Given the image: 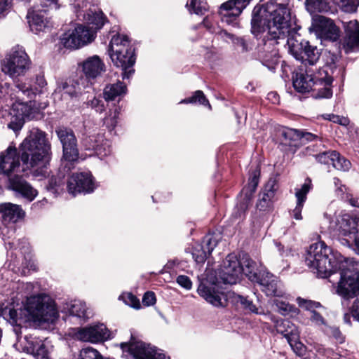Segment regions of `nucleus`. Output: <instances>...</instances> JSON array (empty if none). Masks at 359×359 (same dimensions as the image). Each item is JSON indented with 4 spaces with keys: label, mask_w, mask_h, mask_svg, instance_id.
I'll use <instances>...</instances> for the list:
<instances>
[{
    "label": "nucleus",
    "mask_w": 359,
    "mask_h": 359,
    "mask_svg": "<svg viewBox=\"0 0 359 359\" xmlns=\"http://www.w3.org/2000/svg\"><path fill=\"white\" fill-rule=\"evenodd\" d=\"M18 155L14 146H9L0 154V172L8 178V189L32 201L38 191L22 175L27 169L32 175L41 180L49 175L51 158L50 144L46 135L33 128L19 147Z\"/></svg>",
    "instance_id": "1"
},
{
    "label": "nucleus",
    "mask_w": 359,
    "mask_h": 359,
    "mask_svg": "<svg viewBox=\"0 0 359 359\" xmlns=\"http://www.w3.org/2000/svg\"><path fill=\"white\" fill-rule=\"evenodd\" d=\"M0 316L15 326L14 331L18 335L20 327L28 322L45 328L54 323L59 317L55 302L44 294L27 298L24 307L15 309L13 304L0 306Z\"/></svg>",
    "instance_id": "2"
},
{
    "label": "nucleus",
    "mask_w": 359,
    "mask_h": 359,
    "mask_svg": "<svg viewBox=\"0 0 359 359\" xmlns=\"http://www.w3.org/2000/svg\"><path fill=\"white\" fill-rule=\"evenodd\" d=\"M337 269L330 273L329 281L337 283V292L345 299L354 298L359 294V272L352 258L344 257L341 253L334 254Z\"/></svg>",
    "instance_id": "3"
},
{
    "label": "nucleus",
    "mask_w": 359,
    "mask_h": 359,
    "mask_svg": "<svg viewBox=\"0 0 359 359\" xmlns=\"http://www.w3.org/2000/svg\"><path fill=\"white\" fill-rule=\"evenodd\" d=\"M339 253L333 251L324 241H318L311 244L305 253V263L320 278H327L330 273L337 269L334 254Z\"/></svg>",
    "instance_id": "4"
},
{
    "label": "nucleus",
    "mask_w": 359,
    "mask_h": 359,
    "mask_svg": "<svg viewBox=\"0 0 359 359\" xmlns=\"http://www.w3.org/2000/svg\"><path fill=\"white\" fill-rule=\"evenodd\" d=\"M109 53L114 65L121 69L123 79H129L134 73L135 49L127 36L117 34L110 41Z\"/></svg>",
    "instance_id": "5"
},
{
    "label": "nucleus",
    "mask_w": 359,
    "mask_h": 359,
    "mask_svg": "<svg viewBox=\"0 0 359 359\" xmlns=\"http://www.w3.org/2000/svg\"><path fill=\"white\" fill-rule=\"evenodd\" d=\"M266 8L270 15V35L272 39H288L297 34L294 32L295 22L291 17L287 5L278 4L275 7L267 5Z\"/></svg>",
    "instance_id": "6"
},
{
    "label": "nucleus",
    "mask_w": 359,
    "mask_h": 359,
    "mask_svg": "<svg viewBox=\"0 0 359 359\" xmlns=\"http://www.w3.org/2000/svg\"><path fill=\"white\" fill-rule=\"evenodd\" d=\"M30 66L29 56L19 46L13 48L1 62L2 71L13 79L25 75Z\"/></svg>",
    "instance_id": "7"
},
{
    "label": "nucleus",
    "mask_w": 359,
    "mask_h": 359,
    "mask_svg": "<svg viewBox=\"0 0 359 359\" xmlns=\"http://www.w3.org/2000/svg\"><path fill=\"white\" fill-rule=\"evenodd\" d=\"M289 51L293 57L302 62H307L309 65H315L321 55L320 50L315 46H311L307 41L300 40V35L294 36L287 39Z\"/></svg>",
    "instance_id": "8"
},
{
    "label": "nucleus",
    "mask_w": 359,
    "mask_h": 359,
    "mask_svg": "<svg viewBox=\"0 0 359 359\" xmlns=\"http://www.w3.org/2000/svg\"><path fill=\"white\" fill-rule=\"evenodd\" d=\"M55 132L62 145V164L64 165L62 169L64 172H69L73 168V163L77 161L79 157L77 140L73 130L70 128L60 127Z\"/></svg>",
    "instance_id": "9"
},
{
    "label": "nucleus",
    "mask_w": 359,
    "mask_h": 359,
    "mask_svg": "<svg viewBox=\"0 0 359 359\" xmlns=\"http://www.w3.org/2000/svg\"><path fill=\"white\" fill-rule=\"evenodd\" d=\"M95 34V29L79 24L63 35L62 42L67 48L77 49L93 41Z\"/></svg>",
    "instance_id": "10"
},
{
    "label": "nucleus",
    "mask_w": 359,
    "mask_h": 359,
    "mask_svg": "<svg viewBox=\"0 0 359 359\" xmlns=\"http://www.w3.org/2000/svg\"><path fill=\"white\" fill-rule=\"evenodd\" d=\"M242 275V267L240 266L238 259L234 255H228L223 262L218 276L224 284H236Z\"/></svg>",
    "instance_id": "11"
},
{
    "label": "nucleus",
    "mask_w": 359,
    "mask_h": 359,
    "mask_svg": "<svg viewBox=\"0 0 359 359\" xmlns=\"http://www.w3.org/2000/svg\"><path fill=\"white\" fill-rule=\"evenodd\" d=\"M95 188L92 175L88 172L73 174L67 180V189L73 196L79 193H90Z\"/></svg>",
    "instance_id": "12"
},
{
    "label": "nucleus",
    "mask_w": 359,
    "mask_h": 359,
    "mask_svg": "<svg viewBox=\"0 0 359 359\" xmlns=\"http://www.w3.org/2000/svg\"><path fill=\"white\" fill-rule=\"evenodd\" d=\"M27 344L23 350L34 356L35 359H50V353L53 349L51 341L48 338L25 337Z\"/></svg>",
    "instance_id": "13"
},
{
    "label": "nucleus",
    "mask_w": 359,
    "mask_h": 359,
    "mask_svg": "<svg viewBox=\"0 0 359 359\" xmlns=\"http://www.w3.org/2000/svg\"><path fill=\"white\" fill-rule=\"evenodd\" d=\"M312 28L317 36L322 39L336 41L339 36V29L333 21L323 15L313 18Z\"/></svg>",
    "instance_id": "14"
},
{
    "label": "nucleus",
    "mask_w": 359,
    "mask_h": 359,
    "mask_svg": "<svg viewBox=\"0 0 359 359\" xmlns=\"http://www.w3.org/2000/svg\"><path fill=\"white\" fill-rule=\"evenodd\" d=\"M217 283L201 282L198 287L197 292L198 294L205 299L206 302L211 304L214 306H225L226 298L222 292L218 291L216 288Z\"/></svg>",
    "instance_id": "15"
},
{
    "label": "nucleus",
    "mask_w": 359,
    "mask_h": 359,
    "mask_svg": "<svg viewBox=\"0 0 359 359\" xmlns=\"http://www.w3.org/2000/svg\"><path fill=\"white\" fill-rule=\"evenodd\" d=\"M11 97L17 102L15 104H27L36 95L39 94L40 90L27 83L25 81L19 80L15 81L12 89Z\"/></svg>",
    "instance_id": "16"
},
{
    "label": "nucleus",
    "mask_w": 359,
    "mask_h": 359,
    "mask_svg": "<svg viewBox=\"0 0 359 359\" xmlns=\"http://www.w3.org/2000/svg\"><path fill=\"white\" fill-rule=\"evenodd\" d=\"M281 135L284 144L294 148H298L308 142L318 139L317 135L311 133L288 128L282 130Z\"/></svg>",
    "instance_id": "17"
},
{
    "label": "nucleus",
    "mask_w": 359,
    "mask_h": 359,
    "mask_svg": "<svg viewBox=\"0 0 359 359\" xmlns=\"http://www.w3.org/2000/svg\"><path fill=\"white\" fill-rule=\"evenodd\" d=\"M270 15L265 8L255 7L252 11L251 20V32L255 36L268 31L270 34L271 23L269 21Z\"/></svg>",
    "instance_id": "18"
},
{
    "label": "nucleus",
    "mask_w": 359,
    "mask_h": 359,
    "mask_svg": "<svg viewBox=\"0 0 359 359\" xmlns=\"http://www.w3.org/2000/svg\"><path fill=\"white\" fill-rule=\"evenodd\" d=\"M109 337L106 326L103 324L80 328L76 333V337L83 341L96 343Z\"/></svg>",
    "instance_id": "19"
},
{
    "label": "nucleus",
    "mask_w": 359,
    "mask_h": 359,
    "mask_svg": "<svg viewBox=\"0 0 359 359\" xmlns=\"http://www.w3.org/2000/svg\"><path fill=\"white\" fill-rule=\"evenodd\" d=\"M336 232L339 237H341L343 244L350 245L357 233L356 224L349 215H345L337 220Z\"/></svg>",
    "instance_id": "20"
},
{
    "label": "nucleus",
    "mask_w": 359,
    "mask_h": 359,
    "mask_svg": "<svg viewBox=\"0 0 359 359\" xmlns=\"http://www.w3.org/2000/svg\"><path fill=\"white\" fill-rule=\"evenodd\" d=\"M254 283H257L261 286L262 292L267 296L283 297L285 294L278 278L269 272L259 276L258 280Z\"/></svg>",
    "instance_id": "21"
},
{
    "label": "nucleus",
    "mask_w": 359,
    "mask_h": 359,
    "mask_svg": "<svg viewBox=\"0 0 359 359\" xmlns=\"http://www.w3.org/2000/svg\"><path fill=\"white\" fill-rule=\"evenodd\" d=\"M121 347L123 351H128L135 359H153L156 349L142 341L122 343Z\"/></svg>",
    "instance_id": "22"
},
{
    "label": "nucleus",
    "mask_w": 359,
    "mask_h": 359,
    "mask_svg": "<svg viewBox=\"0 0 359 359\" xmlns=\"http://www.w3.org/2000/svg\"><path fill=\"white\" fill-rule=\"evenodd\" d=\"M218 240L212 235H207L203 238V244H196L193 248L192 257L198 263H204L208 255H210L217 246Z\"/></svg>",
    "instance_id": "23"
},
{
    "label": "nucleus",
    "mask_w": 359,
    "mask_h": 359,
    "mask_svg": "<svg viewBox=\"0 0 359 359\" xmlns=\"http://www.w3.org/2000/svg\"><path fill=\"white\" fill-rule=\"evenodd\" d=\"M30 109L27 104H13L10 113L11 120L8 123V128L18 133L25 124V117L29 116Z\"/></svg>",
    "instance_id": "24"
},
{
    "label": "nucleus",
    "mask_w": 359,
    "mask_h": 359,
    "mask_svg": "<svg viewBox=\"0 0 359 359\" xmlns=\"http://www.w3.org/2000/svg\"><path fill=\"white\" fill-rule=\"evenodd\" d=\"M0 215L4 224L16 223L25 215L20 205L11 203L0 204Z\"/></svg>",
    "instance_id": "25"
},
{
    "label": "nucleus",
    "mask_w": 359,
    "mask_h": 359,
    "mask_svg": "<svg viewBox=\"0 0 359 359\" xmlns=\"http://www.w3.org/2000/svg\"><path fill=\"white\" fill-rule=\"evenodd\" d=\"M319 76H316L317 86H323V88H314L313 97L316 99L330 98L332 95V90L330 86L333 81L332 76L328 75L327 69H319Z\"/></svg>",
    "instance_id": "26"
},
{
    "label": "nucleus",
    "mask_w": 359,
    "mask_h": 359,
    "mask_svg": "<svg viewBox=\"0 0 359 359\" xmlns=\"http://www.w3.org/2000/svg\"><path fill=\"white\" fill-rule=\"evenodd\" d=\"M82 71L86 76V80L95 79L105 71V65L97 56L93 55L86 59L82 63Z\"/></svg>",
    "instance_id": "27"
},
{
    "label": "nucleus",
    "mask_w": 359,
    "mask_h": 359,
    "mask_svg": "<svg viewBox=\"0 0 359 359\" xmlns=\"http://www.w3.org/2000/svg\"><path fill=\"white\" fill-rule=\"evenodd\" d=\"M309 71L306 73L298 72L293 76V86L299 93L309 92L313 86H317L316 76H319L318 72L315 74H309Z\"/></svg>",
    "instance_id": "28"
},
{
    "label": "nucleus",
    "mask_w": 359,
    "mask_h": 359,
    "mask_svg": "<svg viewBox=\"0 0 359 359\" xmlns=\"http://www.w3.org/2000/svg\"><path fill=\"white\" fill-rule=\"evenodd\" d=\"M276 180L271 179L265 184L262 191L259 194V200L257 203V207L260 210H266L270 208L272 204V199L275 196L276 191Z\"/></svg>",
    "instance_id": "29"
},
{
    "label": "nucleus",
    "mask_w": 359,
    "mask_h": 359,
    "mask_svg": "<svg viewBox=\"0 0 359 359\" xmlns=\"http://www.w3.org/2000/svg\"><path fill=\"white\" fill-rule=\"evenodd\" d=\"M76 16L79 20H83L90 29H95V32L100 29L104 24V18L102 12H93L90 10L88 11H78Z\"/></svg>",
    "instance_id": "30"
},
{
    "label": "nucleus",
    "mask_w": 359,
    "mask_h": 359,
    "mask_svg": "<svg viewBox=\"0 0 359 359\" xmlns=\"http://www.w3.org/2000/svg\"><path fill=\"white\" fill-rule=\"evenodd\" d=\"M86 79L80 78L79 80L69 79L61 83L57 90L69 95L70 97H76L82 93L85 86Z\"/></svg>",
    "instance_id": "31"
},
{
    "label": "nucleus",
    "mask_w": 359,
    "mask_h": 359,
    "mask_svg": "<svg viewBox=\"0 0 359 359\" xmlns=\"http://www.w3.org/2000/svg\"><path fill=\"white\" fill-rule=\"evenodd\" d=\"M243 273L251 282L258 280L260 276L258 264L252 260L248 254H243L238 259Z\"/></svg>",
    "instance_id": "32"
},
{
    "label": "nucleus",
    "mask_w": 359,
    "mask_h": 359,
    "mask_svg": "<svg viewBox=\"0 0 359 359\" xmlns=\"http://www.w3.org/2000/svg\"><path fill=\"white\" fill-rule=\"evenodd\" d=\"M86 141L89 144L88 149L94 150L100 158L107 156L111 152L110 142L104 140L102 135L89 137Z\"/></svg>",
    "instance_id": "33"
},
{
    "label": "nucleus",
    "mask_w": 359,
    "mask_h": 359,
    "mask_svg": "<svg viewBox=\"0 0 359 359\" xmlns=\"http://www.w3.org/2000/svg\"><path fill=\"white\" fill-rule=\"evenodd\" d=\"M276 329L287 340L294 341L299 339V332L297 327L288 320H278L276 322Z\"/></svg>",
    "instance_id": "34"
},
{
    "label": "nucleus",
    "mask_w": 359,
    "mask_h": 359,
    "mask_svg": "<svg viewBox=\"0 0 359 359\" xmlns=\"http://www.w3.org/2000/svg\"><path fill=\"white\" fill-rule=\"evenodd\" d=\"M345 43L351 48L359 47V23L352 20L344 25Z\"/></svg>",
    "instance_id": "35"
},
{
    "label": "nucleus",
    "mask_w": 359,
    "mask_h": 359,
    "mask_svg": "<svg viewBox=\"0 0 359 359\" xmlns=\"http://www.w3.org/2000/svg\"><path fill=\"white\" fill-rule=\"evenodd\" d=\"M29 24L32 32L36 34L48 32L53 27L52 22L41 13H34L29 20Z\"/></svg>",
    "instance_id": "36"
},
{
    "label": "nucleus",
    "mask_w": 359,
    "mask_h": 359,
    "mask_svg": "<svg viewBox=\"0 0 359 359\" xmlns=\"http://www.w3.org/2000/svg\"><path fill=\"white\" fill-rule=\"evenodd\" d=\"M297 302L300 306L304 307L305 309L310 311V320L316 325H326L325 320L321 314L313 310V309L322 307L319 302H315L312 301H308L302 298H298Z\"/></svg>",
    "instance_id": "37"
},
{
    "label": "nucleus",
    "mask_w": 359,
    "mask_h": 359,
    "mask_svg": "<svg viewBox=\"0 0 359 359\" xmlns=\"http://www.w3.org/2000/svg\"><path fill=\"white\" fill-rule=\"evenodd\" d=\"M127 92L126 86L118 81L116 83L107 85L103 90V97L106 101L115 100L124 96Z\"/></svg>",
    "instance_id": "38"
},
{
    "label": "nucleus",
    "mask_w": 359,
    "mask_h": 359,
    "mask_svg": "<svg viewBox=\"0 0 359 359\" xmlns=\"http://www.w3.org/2000/svg\"><path fill=\"white\" fill-rule=\"evenodd\" d=\"M67 309L72 316L83 319L88 318L86 304L80 300L72 301L69 304H67Z\"/></svg>",
    "instance_id": "39"
},
{
    "label": "nucleus",
    "mask_w": 359,
    "mask_h": 359,
    "mask_svg": "<svg viewBox=\"0 0 359 359\" xmlns=\"http://www.w3.org/2000/svg\"><path fill=\"white\" fill-rule=\"evenodd\" d=\"M65 174L62 171V168H60L57 176H52L49 180L48 184L46 185V189L53 194L58 193L59 191L62 189V187L65 184Z\"/></svg>",
    "instance_id": "40"
},
{
    "label": "nucleus",
    "mask_w": 359,
    "mask_h": 359,
    "mask_svg": "<svg viewBox=\"0 0 359 359\" xmlns=\"http://www.w3.org/2000/svg\"><path fill=\"white\" fill-rule=\"evenodd\" d=\"M305 6L310 13L327 12L330 8L324 0H306Z\"/></svg>",
    "instance_id": "41"
},
{
    "label": "nucleus",
    "mask_w": 359,
    "mask_h": 359,
    "mask_svg": "<svg viewBox=\"0 0 359 359\" xmlns=\"http://www.w3.org/2000/svg\"><path fill=\"white\" fill-rule=\"evenodd\" d=\"M331 164L334 168L339 170L346 171L351 168V162L345 158L340 156L336 151H333L332 158H331Z\"/></svg>",
    "instance_id": "42"
},
{
    "label": "nucleus",
    "mask_w": 359,
    "mask_h": 359,
    "mask_svg": "<svg viewBox=\"0 0 359 359\" xmlns=\"http://www.w3.org/2000/svg\"><path fill=\"white\" fill-rule=\"evenodd\" d=\"M259 170H255L252 173L248 186L245 188H244L242 191V192H245V196L248 199H249L252 196V195L256 190V188L259 183Z\"/></svg>",
    "instance_id": "43"
},
{
    "label": "nucleus",
    "mask_w": 359,
    "mask_h": 359,
    "mask_svg": "<svg viewBox=\"0 0 359 359\" xmlns=\"http://www.w3.org/2000/svg\"><path fill=\"white\" fill-rule=\"evenodd\" d=\"M311 188V180L310 178H306L301 188L295 189V197L297 198V202L299 203H304L306 200L307 194L310 191Z\"/></svg>",
    "instance_id": "44"
},
{
    "label": "nucleus",
    "mask_w": 359,
    "mask_h": 359,
    "mask_svg": "<svg viewBox=\"0 0 359 359\" xmlns=\"http://www.w3.org/2000/svg\"><path fill=\"white\" fill-rule=\"evenodd\" d=\"M186 6L190 13L196 15H203L208 10V4L205 0H191L190 4H187Z\"/></svg>",
    "instance_id": "45"
},
{
    "label": "nucleus",
    "mask_w": 359,
    "mask_h": 359,
    "mask_svg": "<svg viewBox=\"0 0 359 359\" xmlns=\"http://www.w3.org/2000/svg\"><path fill=\"white\" fill-rule=\"evenodd\" d=\"M235 8V2L233 0H229L220 6L221 13L224 11H226V13L223 14L222 20L228 24H230L233 22L236 19H233L232 15H230V13L232 12V11H234Z\"/></svg>",
    "instance_id": "46"
},
{
    "label": "nucleus",
    "mask_w": 359,
    "mask_h": 359,
    "mask_svg": "<svg viewBox=\"0 0 359 359\" xmlns=\"http://www.w3.org/2000/svg\"><path fill=\"white\" fill-rule=\"evenodd\" d=\"M198 102L199 104L208 106L209 108H211V106L204 95L203 93L201 90H197L195 92L194 95L190 97L182 100L180 103H196Z\"/></svg>",
    "instance_id": "47"
},
{
    "label": "nucleus",
    "mask_w": 359,
    "mask_h": 359,
    "mask_svg": "<svg viewBox=\"0 0 359 359\" xmlns=\"http://www.w3.org/2000/svg\"><path fill=\"white\" fill-rule=\"evenodd\" d=\"M324 332L330 337L334 338L336 343L343 344L345 341V337L336 326L325 325Z\"/></svg>",
    "instance_id": "48"
},
{
    "label": "nucleus",
    "mask_w": 359,
    "mask_h": 359,
    "mask_svg": "<svg viewBox=\"0 0 359 359\" xmlns=\"http://www.w3.org/2000/svg\"><path fill=\"white\" fill-rule=\"evenodd\" d=\"M344 11L347 13L355 12L359 4V0H332Z\"/></svg>",
    "instance_id": "49"
},
{
    "label": "nucleus",
    "mask_w": 359,
    "mask_h": 359,
    "mask_svg": "<svg viewBox=\"0 0 359 359\" xmlns=\"http://www.w3.org/2000/svg\"><path fill=\"white\" fill-rule=\"evenodd\" d=\"M79 359H103V357L96 349L86 347L80 351Z\"/></svg>",
    "instance_id": "50"
},
{
    "label": "nucleus",
    "mask_w": 359,
    "mask_h": 359,
    "mask_svg": "<svg viewBox=\"0 0 359 359\" xmlns=\"http://www.w3.org/2000/svg\"><path fill=\"white\" fill-rule=\"evenodd\" d=\"M84 104L88 107H89L93 109H95V111L98 113H102L105 109L104 102L96 97H93L92 99L88 100L84 102Z\"/></svg>",
    "instance_id": "51"
},
{
    "label": "nucleus",
    "mask_w": 359,
    "mask_h": 359,
    "mask_svg": "<svg viewBox=\"0 0 359 359\" xmlns=\"http://www.w3.org/2000/svg\"><path fill=\"white\" fill-rule=\"evenodd\" d=\"M273 304L277 307L278 312L284 316L292 311L294 309L293 306L280 299H274Z\"/></svg>",
    "instance_id": "52"
},
{
    "label": "nucleus",
    "mask_w": 359,
    "mask_h": 359,
    "mask_svg": "<svg viewBox=\"0 0 359 359\" xmlns=\"http://www.w3.org/2000/svg\"><path fill=\"white\" fill-rule=\"evenodd\" d=\"M315 349L317 353L331 359H339V355L330 348H326L322 345H316Z\"/></svg>",
    "instance_id": "53"
},
{
    "label": "nucleus",
    "mask_w": 359,
    "mask_h": 359,
    "mask_svg": "<svg viewBox=\"0 0 359 359\" xmlns=\"http://www.w3.org/2000/svg\"><path fill=\"white\" fill-rule=\"evenodd\" d=\"M315 349L317 353L331 359H339V355L330 348H326L322 345H316Z\"/></svg>",
    "instance_id": "54"
},
{
    "label": "nucleus",
    "mask_w": 359,
    "mask_h": 359,
    "mask_svg": "<svg viewBox=\"0 0 359 359\" xmlns=\"http://www.w3.org/2000/svg\"><path fill=\"white\" fill-rule=\"evenodd\" d=\"M233 1L235 2L234 11H232L230 15H232L233 19H236L243 10L248 5L250 0H233Z\"/></svg>",
    "instance_id": "55"
},
{
    "label": "nucleus",
    "mask_w": 359,
    "mask_h": 359,
    "mask_svg": "<svg viewBox=\"0 0 359 359\" xmlns=\"http://www.w3.org/2000/svg\"><path fill=\"white\" fill-rule=\"evenodd\" d=\"M224 34L228 36L232 40L234 44L241 47L243 51L246 52L249 50L248 43L244 38L235 36L233 34H228L226 32H224Z\"/></svg>",
    "instance_id": "56"
},
{
    "label": "nucleus",
    "mask_w": 359,
    "mask_h": 359,
    "mask_svg": "<svg viewBox=\"0 0 359 359\" xmlns=\"http://www.w3.org/2000/svg\"><path fill=\"white\" fill-rule=\"evenodd\" d=\"M118 114V108H116L113 112L110 111L109 116L104 118V124L105 126L114 128L117 124V118Z\"/></svg>",
    "instance_id": "57"
},
{
    "label": "nucleus",
    "mask_w": 359,
    "mask_h": 359,
    "mask_svg": "<svg viewBox=\"0 0 359 359\" xmlns=\"http://www.w3.org/2000/svg\"><path fill=\"white\" fill-rule=\"evenodd\" d=\"M323 118L333 123H339L341 126H346L349 123V121L347 118L335 115L333 114H325L323 115Z\"/></svg>",
    "instance_id": "58"
},
{
    "label": "nucleus",
    "mask_w": 359,
    "mask_h": 359,
    "mask_svg": "<svg viewBox=\"0 0 359 359\" xmlns=\"http://www.w3.org/2000/svg\"><path fill=\"white\" fill-rule=\"evenodd\" d=\"M288 343L297 355L302 356L304 355L305 352V346L299 341V339L294 341H289Z\"/></svg>",
    "instance_id": "59"
},
{
    "label": "nucleus",
    "mask_w": 359,
    "mask_h": 359,
    "mask_svg": "<svg viewBox=\"0 0 359 359\" xmlns=\"http://www.w3.org/2000/svg\"><path fill=\"white\" fill-rule=\"evenodd\" d=\"M41 9L40 11L46 12L48 9L57 10L59 8L57 0H39Z\"/></svg>",
    "instance_id": "60"
},
{
    "label": "nucleus",
    "mask_w": 359,
    "mask_h": 359,
    "mask_svg": "<svg viewBox=\"0 0 359 359\" xmlns=\"http://www.w3.org/2000/svg\"><path fill=\"white\" fill-rule=\"evenodd\" d=\"M333 151H323L318 155H315L316 160L320 163L330 164L332 158Z\"/></svg>",
    "instance_id": "61"
},
{
    "label": "nucleus",
    "mask_w": 359,
    "mask_h": 359,
    "mask_svg": "<svg viewBox=\"0 0 359 359\" xmlns=\"http://www.w3.org/2000/svg\"><path fill=\"white\" fill-rule=\"evenodd\" d=\"M239 301L243 304L245 308L249 309L252 313L259 314L260 312H259L258 309L255 306V305L252 303V301L248 299L246 297L239 296Z\"/></svg>",
    "instance_id": "62"
},
{
    "label": "nucleus",
    "mask_w": 359,
    "mask_h": 359,
    "mask_svg": "<svg viewBox=\"0 0 359 359\" xmlns=\"http://www.w3.org/2000/svg\"><path fill=\"white\" fill-rule=\"evenodd\" d=\"M177 283L186 290H190L192 287V282L190 278L184 275H180L177 276Z\"/></svg>",
    "instance_id": "63"
},
{
    "label": "nucleus",
    "mask_w": 359,
    "mask_h": 359,
    "mask_svg": "<svg viewBox=\"0 0 359 359\" xmlns=\"http://www.w3.org/2000/svg\"><path fill=\"white\" fill-rule=\"evenodd\" d=\"M142 302L146 306L154 305L156 302V296L153 292H147L142 298Z\"/></svg>",
    "instance_id": "64"
}]
</instances>
